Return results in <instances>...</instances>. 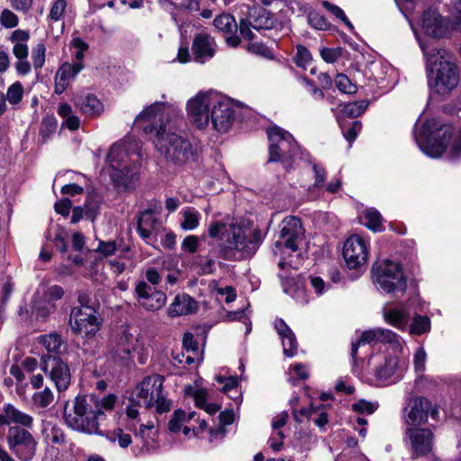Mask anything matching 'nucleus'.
<instances>
[{
	"label": "nucleus",
	"instance_id": "47",
	"mask_svg": "<svg viewBox=\"0 0 461 461\" xmlns=\"http://www.w3.org/2000/svg\"><path fill=\"white\" fill-rule=\"evenodd\" d=\"M308 22L312 27L317 30H327L330 27V23L325 16L317 12L309 13Z\"/></svg>",
	"mask_w": 461,
	"mask_h": 461
},
{
	"label": "nucleus",
	"instance_id": "3",
	"mask_svg": "<svg viewBox=\"0 0 461 461\" xmlns=\"http://www.w3.org/2000/svg\"><path fill=\"white\" fill-rule=\"evenodd\" d=\"M208 235L221 240L220 252L224 259L238 260L250 258L258 249L261 241L259 230L249 235L245 230L234 223L213 221L208 228Z\"/></svg>",
	"mask_w": 461,
	"mask_h": 461
},
{
	"label": "nucleus",
	"instance_id": "55",
	"mask_svg": "<svg viewBox=\"0 0 461 461\" xmlns=\"http://www.w3.org/2000/svg\"><path fill=\"white\" fill-rule=\"evenodd\" d=\"M344 138L351 144L357 138L358 132L362 128V124L358 121H355L351 123V126L345 130L344 126L341 125Z\"/></svg>",
	"mask_w": 461,
	"mask_h": 461
},
{
	"label": "nucleus",
	"instance_id": "22",
	"mask_svg": "<svg viewBox=\"0 0 461 461\" xmlns=\"http://www.w3.org/2000/svg\"><path fill=\"white\" fill-rule=\"evenodd\" d=\"M83 68L84 66L81 62L74 64L64 63L61 65L55 77V93L62 94L67 89L69 81L74 79Z\"/></svg>",
	"mask_w": 461,
	"mask_h": 461
},
{
	"label": "nucleus",
	"instance_id": "17",
	"mask_svg": "<svg viewBox=\"0 0 461 461\" xmlns=\"http://www.w3.org/2000/svg\"><path fill=\"white\" fill-rule=\"evenodd\" d=\"M405 433L413 458L426 456L432 450L434 435L430 429L407 428Z\"/></svg>",
	"mask_w": 461,
	"mask_h": 461
},
{
	"label": "nucleus",
	"instance_id": "48",
	"mask_svg": "<svg viewBox=\"0 0 461 461\" xmlns=\"http://www.w3.org/2000/svg\"><path fill=\"white\" fill-rule=\"evenodd\" d=\"M322 6L328 12H330L332 15H334L336 18H338L340 21H342L347 26H348L349 28H353V25L351 24V23L349 22V20L346 16L344 11L340 7L335 5H333V4H331V3L328 2V1H323L322 2Z\"/></svg>",
	"mask_w": 461,
	"mask_h": 461
},
{
	"label": "nucleus",
	"instance_id": "10",
	"mask_svg": "<svg viewBox=\"0 0 461 461\" xmlns=\"http://www.w3.org/2000/svg\"><path fill=\"white\" fill-rule=\"evenodd\" d=\"M69 324L74 333L85 337L95 335L100 327L97 312L93 307L73 308Z\"/></svg>",
	"mask_w": 461,
	"mask_h": 461
},
{
	"label": "nucleus",
	"instance_id": "8",
	"mask_svg": "<svg viewBox=\"0 0 461 461\" xmlns=\"http://www.w3.org/2000/svg\"><path fill=\"white\" fill-rule=\"evenodd\" d=\"M267 133L270 141L268 161L276 162V149H279L284 155L285 167L290 168L299 149L295 140L288 131L276 126L268 128Z\"/></svg>",
	"mask_w": 461,
	"mask_h": 461
},
{
	"label": "nucleus",
	"instance_id": "43",
	"mask_svg": "<svg viewBox=\"0 0 461 461\" xmlns=\"http://www.w3.org/2000/svg\"><path fill=\"white\" fill-rule=\"evenodd\" d=\"M312 58L311 52L303 45L296 46V53L294 57V61L298 67L306 68L312 62Z\"/></svg>",
	"mask_w": 461,
	"mask_h": 461
},
{
	"label": "nucleus",
	"instance_id": "28",
	"mask_svg": "<svg viewBox=\"0 0 461 461\" xmlns=\"http://www.w3.org/2000/svg\"><path fill=\"white\" fill-rule=\"evenodd\" d=\"M156 222L157 220L153 216V211L151 209H148L140 214L137 221V230L146 242H148V240L150 238Z\"/></svg>",
	"mask_w": 461,
	"mask_h": 461
},
{
	"label": "nucleus",
	"instance_id": "9",
	"mask_svg": "<svg viewBox=\"0 0 461 461\" xmlns=\"http://www.w3.org/2000/svg\"><path fill=\"white\" fill-rule=\"evenodd\" d=\"M7 445L22 460L30 461L35 456L37 441L31 432L21 427H11L8 429Z\"/></svg>",
	"mask_w": 461,
	"mask_h": 461
},
{
	"label": "nucleus",
	"instance_id": "32",
	"mask_svg": "<svg viewBox=\"0 0 461 461\" xmlns=\"http://www.w3.org/2000/svg\"><path fill=\"white\" fill-rule=\"evenodd\" d=\"M213 25L218 32L226 34H231L237 31V23L234 17L229 14H221L213 20Z\"/></svg>",
	"mask_w": 461,
	"mask_h": 461
},
{
	"label": "nucleus",
	"instance_id": "5",
	"mask_svg": "<svg viewBox=\"0 0 461 461\" xmlns=\"http://www.w3.org/2000/svg\"><path fill=\"white\" fill-rule=\"evenodd\" d=\"M427 65L430 68V84L436 93L446 95L458 84V68L454 57L446 50H438L428 57Z\"/></svg>",
	"mask_w": 461,
	"mask_h": 461
},
{
	"label": "nucleus",
	"instance_id": "21",
	"mask_svg": "<svg viewBox=\"0 0 461 461\" xmlns=\"http://www.w3.org/2000/svg\"><path fill=\"white\" fill-rule=\"evenodd\" d=\"M410 411L406 417L409 425H420L428 419V413L431 407L429 400L423 397H416L410 402Z\"/></svg>",
	"mask_w": 461,
	"mask_h": 461
},
{
	"label": "nucleus",
	"instance_id": "4",
	"mask_svg": "<svg viewBox=\"0 0 461 461\" xmlns=\"http://www.w3.org/2000/svg\"><path fill=\"white\" fill-rule=\"evenodd\" d=\"M140 142L133 138H125L114 143L107 155L109 173L117 187L129 189L139 178Z\"/></svg>",
	"mask_w": 461,
	"mask_h": 461
},
{
	"label": "nucleus",
	"instance_id": "60",
	"mask_svg": "<svg viewBox=\"0 0 461 461\" xmlns=\"http://www.w3.org/2000/svg\"><path fill=\"white\" fill-rule=\"evenodd\" d=\"M301 81L305 86V87L308 89V91L311 93L314 99L322 100L324 98L323 91L321 88L315 86L312 80H310L307 77H303Z\"/></svg>",
	"mask_w": 461,
	"mask_h": 461
},
{
	"label": "nucleus",
	"instance_id": "64",
	"mask_svg": "<svg viewBox=\"0 0 461 461\" xmlns=\"http://www.w3.org/2000/svg\"><path fill=\"white\" fill-rule=\"evenodd\" d=\"M29 39H30L29 32L25 31V30H21V29L14 30L9 38L11 42H13L14 44H16V42H18L20 44H21V42L26 43Z\"/></svg>",
	"mask_w": 461,
	"mask_h": 461
},
{
	"label": "nucleus",
	"instance_id": "26",
	"mask_svg": "<svg viewBox=\"0 0 461 461\" xmlns=\"http://www.w3.org/2000/svg\"><path fill=\"white\" fill-rule=\"evenodd\" d=\"M248 17L250 20V25L255 30H269L274 25L272 15L262 7H254L249 10Z\"/></svg>",
	"mask_w": 461,
	"mask_h": 461
},
{
	"label": "nucleus",
	"instance_id": "62",
	"mask_svg": "<svg viewBox=\"0 0 461 461\" xmlns=\"http://www.w3.org/2000/svg\"><path fill=\"white\" fill-rule=\"evenodd\" d=\"M71 207L72 203L68 198L61 199L54 205L55 211L64 217L68 216Z\"/></svg>",
	"mask_w": 461,
	"mask_h": 461
},
{
	"label": "nucleus",
	"instance_id": "12",
	"mask_svg": "<svg viewBox=\"0 0 461 461\" xmlns=\"http://www.w3.org/2000/svg\"><path fill=\"white\" fill-rule=\"evenodd\" d=\"M368 249L366 240L359 235H352L347 239L343 247V258L350 269H357L366 265Z\"/></svg>",
	"mask_w": 461,
	"mask_h": 461
},
{
	"label": "nucleus",
	"instance_id": "58",
	"mask_svg": "<svg viewBox=\"0 0 461 461\" xmlns=\"http://www.w3.org/2000/svg\"><path fill=\"white\" fill-rule=\"evenodd\" d=\"M321 58L328 63H334L341 57V50L339 49L323 48L321 50Z\"/></svg>",
	"mask_w": 461,
	"mask_h": 461
},
{
	"label": "nucleus",
	"instance_id": "30",
	"mask_svg": "<svg viewBox=\"0 0 461 461\" xmlns=\"http://www.w3.org/2000/svg\"><path fill=\"white\" fill-rule=\"evenodd\" d=\"M3 411L7 415L10 423H18L25 428H31L32 426V417L17 410L14 405L10 403L4 405Z\"/></svg>",
	"mask_w": 461,
	"mask_h": 461
},
{
	"label": "nucleus",
	"instance_id": "50",
	"mask_svg": "<svg viewBox=\"0 0 461 461\" xmlns=\"http://www.w3.org/2000/svg\"><path fill=\"white\" fill-rule=\"evenodd\" d=\"M100 204V197L95 194H88L86 203L85 209L87 217L94 218Z\"/></svg>",
	"mask_w": 461,
	"mask_h": 461
},
{
	"label": "nucleus",
	"instance_id": "27",
	"mask_svg": "<svg viewBox=\"0 0 461 461\" xmlns=\"http://www.w3.org/2000/svg\"><path fill=\"white\" fill-rule=\"evenodd\" d=\"M383 317L386 323L400 330H406L410 319L409 312L406 309L396 308L384 309Z\"/></svg>",
	"mask_w": 461,
	"mask_h": 461
},
{
	"label": "nucleus",
	"instance_id": "53",
	"mask_svg": "<svg viewBox=\"0 0 461 461\" xmlns=\"http://www.w3.org/2000/svg\"><path fill=\"white\" fill-rule=\"evenodd\" d=\"M183 348L186 353H192L194 356H199L198 342L190 332L185 333L184 335Z\"/></svg>",
	"mask_w": 461,
	"mask_h": 461
},
{
	"label": "nucleus",
	"instance_id": "2",
	"mask_svg": "<svg viewBox=\"0 0 461 461\" xmlns=\"http://www.w3.org/2000/svg\"><path fill=\"white\" fill-rule=\"evenodd\" d=\"M118 397L109 393L99 397L94 393L77 395L71 406L66 403L63 411L65 424L73 430L87 435L101 433L100 426L107 412L113 411Z\"/></svg>",
	"mask_w": 461,
	"mask_h": 461
},
{
	"label": "nucleus",
	"instance_id": "61",
	"mask_svg": "<svg viewBox=\"0 0 461 461\" xmlns=\"http://www.w3.org/2000/svg\"><path fill=\"white\" fill-rule=\"evenodd\" d=\"M117 249L115 241H100L96 251L103 254L105 257L112 256L115 253Z\"/></svg>",
	"mask_w": 461,
	"mask_h": 461
},
{
	"label": "nucleus",
	"instance_id": "41",
	"mask_svg": "<svg viewBox=\"0 0 461 461\" xmlns=\"http://www.w3.org/2000/svg\"><path fill=\"white\" fill-rule=\"evenodd\" d=\"M41 341L50 353H59L62 346L61 337L57 333L41 336Z\"/></svg>",
	"mask_w": 461,
	"mask_h": 461
},
{
	"label": "nucleus",
	"instance_id": "23",
	"mask_svg": "<svg viewBox=\"0 0 461 461\" xmlns=\"http://www.w3.org/2000/svg\"><path fill=\"white\" fill-rule=\"evenodd\" d=\"M422 26L426 32L434 37H441L446 31L443 17L435 10H428L422 15Z\"/></svg>",
	"mask_w": 461,
	"mask_h": 461
},
{
	"label": "nucleus",
	"instance_id": "25",
	"mask_svg": "<svg viewBox=\"0 0 461 461\" xmlns=\"http://www.w3.org/2000/svg\"><path fill=\"white\" fill-rule=\"evenodd\" d=\"M75 105L82 113L88 117L99 116L104 111V105L100 100L90 94L77 98Z\"/></svg>",
	"mask_w": 461,
	"mask_h": 461
},
{
	"label": "nucleus",
	"instance_id": "11",
	"mask_svg": "<svg viewBox=\"0 0 461 461\" xmlns=\"http://www.w3.org/2000/svg\"><path fill=\"white\" fill-rule=\"evenodd\" d=\"M215 95L212 93H199L187 103V113L191 121L199 129L209 125L210 108L214 104Z\"/></svg>",
	"mask_w": 461,
	"mask_h": 461
},
{
	"label": "nucleus",
	"instance_id": "1",
	"mask_svg": "<svg viewBox=\"0 0 461 461\" xmlns=\"http://www.w3.org/2000/svg\"><path fill=\"white\" fill-rule=\"evenodd\" d=\"M175 108L165 102H155L146 107L136 118L147 134L155 136L154 144L166 161L183 166L194 160L190 141L170 131L169 116L175 115Z\"/></svg>",
	"mask_w": 461,
	"mask_h": 461
},
{
	"label": "nucleus",
	"instance_id": "39",
	"mask_svg": "<svg viewBox=\"0 0 461 461\" xmlns=\"http://www.w3.org/2000/svg\"><path fill=\"white\" fill-rule=\"evenodd\" d=\"M183 221L181 227L184 230H194L195 229L200 221V213L194 208H187L182 212Z\"/></svg>",
	"mask_w": 461,
	"mask_h": 461
},
{
	"label": "nucleus",
	"instance_id": "20",
	"mask_svg": "<svg viewBox=\"0 0 461 461\" xmlns=\"http://www.w3.org/2000/svg\"><path fill=\"white\" fill-rule=\"evenodd\" d=\"M139 348V334L131 332L129 327H122L116 341L114 354L122 359L127 358Z\"/></svg>",
	"mask_w": 461,
	"mask_h": 461
},
{
	"label": "nucleus",
	"instance_id": "14",
	"mask_svg": "<svg viewBox=\"0 0 461 461\" xmlns=\"http://www.w3.org/2000/svg\"><path fill=\"white\" fill-rule=\"evenodd\" d=\"M43 371L49 375L59 392L66 391L71 381L68 365L59 357L48 356L44 358Z\"/></svg>",
	"mask_w": 461,
	"mask_h": 461
},
{
	"label": "nucleus",
	"instance_id": "59",
	"mask_svg": "<svg viewBox=\"0 0 461 461\" xmlns=\"http://www.w3.org/2000/svg\"><path fill=\"white\" fill-rule=\"evenodd\" d=\"M427 354L424 348H420L414 355V368L416 372H423L425 370Z\"/></svg>",
	"mask_w": 461,
	"mask_h": 461
},
{
	"label": "nucleus",
	"instance_id": "36",
	"mask_svg": "<svg viewBox=\"0 0 461 461\" xmlns=\"http://www.w3.org/2000/svg\"><path fill=\"white\" fill-rule=\"evenodd\" d=\"M378 342V328L364 331L359 339L352 343L351 356L355 359L357 355V349L361 344H370Z\"/></svg>",
	"mask_w": 461,
	"mask_h": 461
},
{
	"label": "nucleus",
	"instance_id": "6",
	"mask_svg": "<svg viewBox=\"0 0 461 461\" xmlns=\"http://www.w3.org/2000/svg\"><path fill=\"white\" fill-rule=\"evenodd\" d=\"M163 382L164 377L159 375L147 376L134 390L131 401L135 405L147 409L156 406L158 413L167 412L170 402L162 393Z\"/></svg>",
	"mask_w": 461,
	"mask_h": 461
},
{
	"label": "nucleus",
	"instance_id": "46",
	"mask_svg": "<svg viewBox=\"0 0 461 461\" xmlns=\"http://www.w3.org/2000/svg\"><path fill=\"white\" fill-rule=\"evenodd\" d=\"M46 48L43 43H39L32 50V59L35 69H40L45 63Z\"/></svg>",
	"mask_w": 461,
	"mask_h": 461
},
{
	"label": "nucleus",
	"instance_id": "57",
	"mask_svg": "<svg viewBox=\"0 0 461 461\" xmlns=\"http://www.w3.org/2000/svg\"><path fill=\"white\" fill-rule=\"evenodd\" d=\"M156 434H157V430H155L154 425L149 424V425H141L140 427L138 435L143 440L144 445L148 446L149 439L153 440V438L155 437Z\"/></svg>",
	"mask_w": 461,
	"mask_h": 461
},
{
	"label": "nucleus",
	"instance_id": "63",
	"mask_svg": "<svg viewBox=\"0 0 461 461\" xmlns=\"http://www.w3.org/2000/svg\"><path fill=\"white\" fill-rule=\"evenodd\" d=\"M248 50L255 53L257 55H260L266 58H271V51L267 48L264 44L261 43H249L247 47Z\"/></svg>",
	"mask_w": 461,
	"mask_h": 461
},
{
	"label": "nucleus",
	"instance_id": "31",
	"mask_svg": "<svg viewBox=\"0 0 461 461\" xmlns=\"http://www.w3.org/2000/svg\"><path fill=\"white\" fill-rule=\"evenodd\" d=\"M59 115L63 119V126L70 131H76L79 128L80 119L74 113L72 108L68 104H61L58 108Z\"/></svg>",
	"mask_w": 461,
	"mask_h": 461
},
{
	"label": "nucleus",
	"instance_id": "52",
	"mask_svg": "<svg viewBox=\"0 0 461 461\" xmlns=\"http://www.w3.org/2000/svg\"><path fill=\"white\" fill-rule=\"evenodd\" d=\"M0 23L5 28H14L19 23V18L14 12L5 9L1 13Z\"/></svg>",
	"mask_w": 461,
	"mask_h": 461
},
{
	"label": "nucleus",
	"instance_id": "44",
	"mask_svg": "<svg viewBox=\"0 0 461 461\" xmlns=\"http://www.w3.org/2000/svg\"><path fill=\"white\" fill-rule=\"evenodd\" d=\"M23 94V85L20 82H15L8 87L5 99L12 104H17L22 101Z\"/></svg>",
	"mask_w": 461,
	"mask_h": 461
},
{
	"label": "nucleus",
	"instance_id": "51",
	"mask_svg": "<svg viewBox=\"0 0 461 461\" xmlns=\"http://www.w3.org/2000/svg\"><path fill=\"white\" fill-rule=\"evenodd\" d=\"M186 420L185 412L182 410L174 411L173 417L168 422V429L171 432H177L180 430L182 423Z\"/></svg>",
	"mask_w": 461,
	"mask_h": 461
},
{
	"label": "nucleus",
	"instance_id": "37",
	"mask_svg": "<svg viewBox=\"0 0 461 461\" xmlns=\"http://www.w3.org/2000/svg\"><path fill=\"white\" fill-rule=\"evenodd\" d=\"M54 402V393L49 387L42 391L36 392L32 395V402L39 408H46Z\"/></svg>",
	"mask_w": 461,
	"mask_h": 461
},
{
	"label": "nucleus",
	"instance_id": "45",
	"mask_svg": "<svg viewBox=\"0 0 461 461\" xmlns=\"http://www.w3.org/2000/svg\"><path fill=\"white\" fill-rule=\"evenodd\" d=\"M57 122L53 117H47L43 119L40 129V134L42 138V142H46L48 139L56 131Z\"/></svg>",
	"mask_w": 461,
	"mask_h": 461
},
{
	"label": "nucleus",
	"instance_id": "35",
	"mask_svg": "<svg viewBox=\"0 0 461 461\" xmlns=\"http://www.w3.org/2000/svg\"><path fill=\"white\" fill-rule=\"evenodd\" d=\"M378 342L388 343L398 350L402 349L403 341L398 334L391 330L378 328Z\"/></svg>",
	"mask_w": 461,
	"mask_h": 461
},
{
	"label": "nucleus",
	"instance_id": "16",
	"mask_svg": "<svg viewBox=\"0 0 461 461\" xmlns=\"http://www.w3.org/2000/svg\"><path fill=\"white\" fill-rule=\"evenodd\" d=\"M138 304L149 312L161 309L167 302L166 294L152 288L144 281H140L134 289Z\"/></svg>",
	"mask_w": 461,
	"mask_h": 461
},
{
	"label": "nucleus",
	"instance_id": "49",
	"mask_svg": "<svg viewBox=\"0 0 461 461\" xmlns=\"http://www.w3.org/2000/svg\"><path fill=\"white\" fill-rule=\"evenodd\" d=\"M282 344L284 354L287 357H293L297 351V340L294 332L290 333L285 338H282Z\"/></svg>",
	"mask_w": 461,
	"mask_h": 461
},
{
	"label": "nucleus",
	"instance_id": "34",
	"mask_svg": "<svg viewBox=\"0 0 461 461\" xmlns=\"http://www.w3.org/2000/svg\"><path fill=\"white\" fill-rule=\"evenodd\" d=\"M430 330V320L427 316L415 314L410 325V333L412 335H422Z\"/></svg>",
	"mask_w": 461,
	"mask_h": 461
},
{
	"label": "nucleus",
	"instance_id": "13",
	"mask_svg": "<svg viewBox=\"0 0 461 461\" xmlns=\"http://www.w3.org/2000/svg\"><path fill=\"white\" fill-rule=\"evenodd\" d=\"M304 237V229L302 221L295 216L285 218L280 224L279 240L276 246H284L292 251L298 249V241Z\"/></svg>",
	"mask_w": 461,
	"mask_h": 461
},
{
	"label": "nucleus",
	"instance_id": "56",
	"mask_svg": "<svg viewBox=\"0 0 461 461\" xmlns=\"http://www.w3.org/2000/svg\"><path fill=\"white\" fill-rule=\"evenodd\" d=\"M376 408L377 405L365 400H359L352 405V409L359 413L371 414L376 410Z\"/></svg>",
	"mask_w": 461,
	"mask_h": 461
},
{
	"label": "nucleus",
	"instance_id": "18",
	"mask_svg": "<svg viewBox=\"0 0 461 461\" xmlns=\"http://www.w3.org/2000/svg\"><path fill=\"white\" fill-rule=\"evenodd\" d=\"M216 50V41L211 35L201 32L194 36L192 43V51L195 61L204 63L212 59Z\"/></svg>",
	"mask_w": 461,
	"mask_h": 461
},
{
	"label": "nucleus",
	"instance_id": "24",
	"mask_svg": "<svg viewBox=\"0 0 461 461\" xmlns=\"http://www.w3.org/2000/svg\"><path fill=\"white\" fill-rule=\"evenodd\" d=\"M196 302L186 294H177L167 309L171 317L187 315L196 310Z\"/></svg>",
	"mask_w": 461,
	"mask_h": 461
},
{
	"label": "nucleus",
	"instance_id": "15",
	"mask_svg": "<svg viewBox=\"0 0 461 461\" xmlns=\"http://www.w3.org/2000/svg\"><path fill=\"white\" fill-rule=\"evenodd\" d=\"M211 110L210 122L214 130L219 132H226L234 122V108L228 101L215 95Z\"/></svg>",
	"mask_w": 461,
	"mask_h": 461
},
{
	"label": "nucleus",
	"instance_id": "33",
	"mask_svg": "<svg viewBox=\"0 0 461 461\" xmlns=\"http://www.w3.org/2000/svg\"><path fill=\"white\" fill-rule=\"evenodd\" d=\"M399 364L397 357L385 358L384 363L376 369V377L381 381H386L391 378L396 371Z\"/></svg>",
	"mask_w": 461,
	"mask_h": 461
},
{
	"label": "nucleus",
	"instance_id": "54",
	"mask_svg": "<svg viewBox=\"0 0 461 461\" xmlns=\"http://www.w3.org/2000/svg\"><path fill=\"white\" fill-rule=\"evenodd\" d=\"M67 7V2L65 0H56L50 11L49 17L52 21H59L63 15Z\"/></svg>",
	"mask_w": 461,
	"mask_h": 461
},
{
	"label": "nucleus",
	"instance_id": "38",
	"mask_svg": "<svg viewBox=\"0 0 461 461\" xmlns=\"http://www.w3.org/2000/svg\"><path fill=\"white\" fill-rule=\"evenodd\" d=\"M368 102L366 100H360L346 104L342 109V113L350 118L360 116L367 108Z\"/></svg>",
	"mask_w": 461,
	"mask_h": 461
},
{
	"label": "nucleus",
	"instance_id": "7",
	"mask_svg": "<svg viewBox=\"0 0 461 461\" xmlns=\"http://www.w3.org/2000/svg\"><path fill=\"white\" fill-rule=\"evenodd\" d=\"M372 276L375 284L385 293H402L407 288V280L401 266L390 259H383L374 263Z\"/></svg>",
	"mask_w": 461,
	"mask_h": 461
},
{
	"label": "nucleus",
	"instance_id": "19",
	"mask_svg": "<svg viewBox=\"0 0 461 461\" xmlns=\"http://www.w3.org/2000/svg\"><path fill=\"white\" fill-rule=\"evenodd\" d=\"M452 135L453 130L451 126H441L436 135L428 140L426 146L423 148L424 152L432 158L441 156L446 150Z\"/></svg>",
	"mask_w": 461,
	"mask_h": 461
},
{
	"label": "nucleus",
	"instance_id": "42",
	"mask_svg": "<svg viewBox=\"0 0 461 461\" xmlns=\"http://www.w3.org/2000/svg\"><path fill=\"white\" fill-rule=\"evenodd\" d=\"M336 87L344 94L353 95L357 92V86L345 74H338L334 79Z\"/></svg>",
	"mask_w": 461,
	"mask_h": 461
},
{
	"label": "nucleus",
	"instance_id": "40",
	"mask_svg": "<svg viewBox=\"0 0 461 461\" xmlns=\"http://www.w3.org/2000/svg\"><path fill=\"white\" fill-rule=\"evenodd\" d=\"M366 226L375 231L383 230L382 216L380 212L375 209H367L365 212Z\"/></svg>",
	"mask_w": 461,
	"mask_h": 461
},
{
	"label": "nucleus",
	"instance_id": "29",
	"mask_svg": "<svg viewBox=\"0 0 461 461\" xmlns=\"http://www.w3.org/2000/svg\"><path fill=\"white\" fill-rule=\"evenodd\" d=\"M41 433L47 442L59 446L66 443V435L63 429L50 421H42Z\"/></svg>",
	"mask_w": 461,
	"mask_h": 461
}]
</instances>
